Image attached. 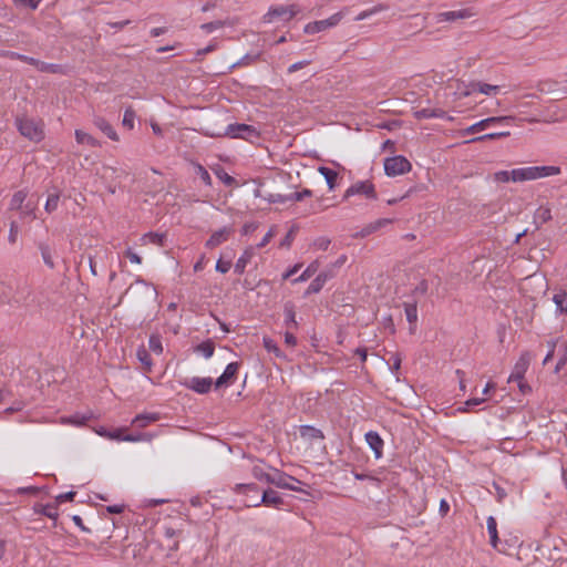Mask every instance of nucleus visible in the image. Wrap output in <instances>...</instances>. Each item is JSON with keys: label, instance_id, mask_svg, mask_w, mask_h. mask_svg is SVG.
<instances>
[{"label": "nucleus", "instance_id": "603ef678", "mask_svg": "<svg viewBox=\"0 0 567 567\" xmlns=\"http://www.w3.org/2000/svg\"><path fill=\"white\" fill-rule=\"evenodd\" d=\"M484 401H485L484 399H480V398L468 399L467 401L464 402L463 406L457 409V411H460L462 413L468 412L470 409H472L473 406L482 404Z\"/></svg>", "mask_w": 567, "mask_h": 567}, {"label": "nucleus", "instance_id": "20e7f679", "mask_svg": "<svg viewBox=\"0 0 567 567\" xmlns=\"http://www.w3.org/2000/svg\"><path fill=\"white\" fill-rule=\"evenodd\" d=\"M412 168L411 163L403 155L386 157L384 159V172L388 176L403 175Z\"/></svg>", "mask_w": 567, "mask_h": 567}, {"label": "nucleus", "instance_id": "a18cd8bd", "mask_svg": "<svg viewBox=\"0 0 567 567\" xmlns=\"http://www.w3.org/2000/svg\"><path fill=\"white\" fill-rule=\"evenodd\" d=\"M509 134L511 133L507 131L506 132H494V133H488V134L472 138L470 142L474 143V142H483V141H488V140H498L502 137H507V136H509Z\"/></svg>", "mask_w": 567, "mask_h": 567}, {"label": "nucleus", "instance_id": "f704fd0d", "mask_svg": "<svg viewBox=\"0 0 567 567\" xmlns=\"http://www.w3.org/2000/svg\"><path fill=\"white\" fill-rule=\"evenodd\" d=\"M534 169L536 179L551 175H558L561 172L559 166H534Z\"/></svg>", "mask_w": 567, "mask_h": 567}, {"label": "nucleus", "instance_id": "bf43d9fd", "mask_svg": "<svg viewBox=\"0 0 567 567\" xmlns=\"http://www.w3.org/2000/svg\"><path fill=\"white\" fill-rule=\"evenodd\" d=\"M492 486L495 489V496L497 502L502 503L504 498L507 496L506 489L498 482H493Z\"/></svg>", "mask_w": 567, "mask_h": 567}, {"label": "nucleus", "instance_id": "b1692460", "mask_svg": "<svg viewBox=\"0 0 567 567\" xmlns=\"http://www.w3.org/2000/svg\"><path fill=\"white\" fill-rule=\"evenodd\" d=\"M38 248L41 252V257L43 259V262L51 269L55 267L53 255L54 249H52L47 243L40 241L38 243Z\"/></svg>", "mask_w": 567, "mask_h": 567}, {"label": "nucleus", "instance_id": "4d7b16f0", "mask_svg": "<svg viewBox=\"0 0 567 567\" xmlns=\"http://www.w3.org/2000/svg\"><path fill=\"white\" fill-rule=\"evenodd\" d=\"M216 49H217V43L216 42H212L206 48H203V49H199V50L196 51L195 60L196 61H200L204 55H206V54H208L210 52H214Z\"/></svg>", "mask_w": 567, "mask_h": 567}, {"label": "nucleus", "instance_id": "2f4dec72", "mask_svg": "<svg viewBox=\"0 0 567 567\" xmlns=\"http://www.w3.org/2000/svg\"><path fill=\"white\" fill-rule=\"evenodd\" d=\"M318 269H319V261L315 260L303 270V272L299 277L292 279L291 284L307 281L318 271Z\"/></svg>", "mask_w": 567, "mask_h": 567}, {"label": "nucleus", "instance_id": "9b49d317", "mask_svg": "<svg viewBox=\"0 0 567 567\" xmlns=\"http://www.w3.org/2000/svg\"><path fill=\"white\" fill-rule=\"evenodd\" d=\"M240 362L235 361L228 363L221 375H219L214 382L215 389L227 388L231 385L237 380Z\"/></svg>", "mask_w": 567, "mask_h": 567}, {"label": "nucleus", "instance_id": "69168bd1", "mask_svg": "<svg viewBox=\"0 0 567 567\" xmlns=\"http://www.w3.org/2000/svg\"><path fill=\"white\" fill-rule=\"evenodd\" d=\"M40 492L41 488L37 486L20 487L16 491L17 494H28L32 496H37Z\"/></svg>", "mask_w": 567, "mask_h": 567}, {"label": "nucleus", "instance_id": "e433bc0d", "mask_svg": "<svg viewBox=\"0 0 567 567\" xmlns=\"http://www.w3.org/2000/svg\"><path fill=\"white\" fill-rule=\"evenodd\" d=\"M251 474L252 476L259 481V482H265L269 485H272V482H274V473L270 474V473H267L264 471L262 467L260 466H254L252 470H251Z\"/></svg>", "mask_w": 567, "mask_h": 567}, {"label": "nucleus", "instance_id": "72a5a7b5", "mask_svg": "<svg viewBox=\"0 0 567 567\" xmlns=\"http://www.w3.org/2000/svg\"><path fill=\"white\" fill-rule=\"evenodd\" d=\"M553 301L556 305L557 312L567 316V291L561 290L560 292L554 295Z\"/></svg>", "mask_w": 567, "mask_h": 567}, {"label": "nucleus", "instance_id": "f8f14e48", "mask_svg": "<svg viewBox=\"0 0 567 567\" xmlns=\"http://www.w3.org/2000/svg\"><path fill=\"white\" fill-rule=\"evenodd\" d=\"M341 19H342V13L338 12V13L332 14L328 19L319 20V21H313V22L308 23L305 27L303 31L307 34H315V33L324 31V30H327L329 28H332V27L337 25L340 22Z\"/></svg>", "mask_w": 567, "mask_h": 567}, {"label": "nucleus", "instance_id": "c85d7f7f", "mask_svg": "<svg viewBox=\"0 0 567 567\" xmlns=\"http://www.w3.org/2000/svg\"><path fill=\"white\" fill-rule=\"evenodd\" d=\"M318 172L326 178L329 189H334L339 174L334 169L326 166H320Z\"/></svg>", "mask_w": 567, "mask_h": 567}, {"label": "nucleus", "instance_id": "4be33fe9", "mask_svg": "<svg viewBox=\"0 0 567 567\" xmlns=\"http://www.w3.org/2000/svg\"><path fill=\"white\" fill-rule=\"evenodd\" d=\"M254 248L248 247L245 249L244 254L238 258V260L235 264L234 270L238 275H243L245 272V269L247 265L250 262L251 258L254 257Z\"/></svg>", "mask_w": 567, "mask_h": 567}, {"label": "nucleus", "instance_id": "c9c22d12", "mask_svg": "<svg viewBox=\"0 0 567 567\" xmlns=\"http://www.w3.org/2000/svg\"><path fill=\"white\" fill-rule=\"evenodd\" d=\"M75 140L79 144H86L92 147L100 146V142L96 138L81 130L75 131Z\"/></svg>", "mask_w": 567, "mask_h": 567}, {"label": "nucleus", "instance_id": "6e6552de", "mask_svg": "<svg viewBox=\"0 0 567 567\" xmlns=\"http://www.w3.org/2000/svg\"><path fill=\"white\" fill-rule=\"evenodd\" d=\"M260 505L280 509L285 505V501L277 491L272 488H267L262 492L260 499H256V502H254L252 504H247L246 506L258 507Z\"/></svg>", "mask_w": 567, "mask_h": 567}, {"label": "nucleus", "instance_id": "6e6d98bb", "mask_svg": "<svg viewBox=\"0 0 567 567\" xmlns=\"http://www.w3.org/2000/svg\"><path fill=\"white\" fill-rule=\"evenodd\" d=\"M297 227L292 226L289 231L286 234V236L280 241V247H290L295 236H296Z\"/></svg>", "mask_w": 567, "mask_h": 567}, {"label": "nucleus", "instance_id": "3c124183", "mask_svg": "<svg viewBox=\"0 0 567 567\" xmlns=\"http://www.w3.org/2000/svg\"><path fill=\"white\" fill-rule=\"evenodd\" d=\"M227 24L226 21L223 20H216L207 23H203L200 25V29L204 30L207 33H212L213 31L220 29Z\"/></svg>", "mask_w": 567, "mask_h": 567}, {"label": "nucleus", "instance_id": "ea45409f", "mask_svg": "<svg viewBox=\"0 0 567 567\" xmlns=\"http://www.w3.org/2000/svg\"><path fill=\"white\" fill-rule=\"evenodd\" d=\"M234 492L237 493V494H244V495L248 496L249 493L257 494L259 492V487L255 483L236 484L235 487H234Z\"/></svg>", "mask_w": 567, "mask_h": 567}, {"label": "nucleus", "instance_id": "412c9836", "mask_svg": "<svg viewBox=\"0 0 567 567\" xmlns=\"http://www.w3.org/2000/svg\"><path fill=\"white\" fill-rule=\"evenodd\" d=\"M513 182H525L536 179L534 166L515 168L511 171Z\"/></svg>", "mask_w": 567, "mask_h": 567}, {"label": "nucleus", "instance_id": "6ab92c4d", "mask_svg": "<svg viewBox=\"0 0 567 567\" xmlns=\"http://www.w3.org/2000/svg\"><path fill=\"white\" fill-rule=\"evenodd\" d=\"M93 123L99 130H101L112 141L117 142L120 140V137H118L116 131L114 130V127L112 126V124L104 117L95 116L93 120Z\"/></svg>", "mask_w": 567, "mask_h": 567}, {"label": "nucleus", "instance_id": "e2e57ef3", "mask_svg": "<svg viewBox=\"0 0 567 567\" xmlns=\"http://www.w3.org/2000/svg\"><path fill=\"white\" fill-rule=\"evenodd\" d=\"M269 203L276 204H285L288 202V195H281V194H269L267 197H265Z\"/></svg>", "mask_w": 567, "mask_h": 567}, {"label": "nucleus", "instance_id": "0eeeda50", "mask_svg": "<svg viewBox=\"0 0 567 567\" xmlns=\"http://www.w3.org/2000/svg\"><path fill=\"white\" fill-rule=\"evenodd\" d=\"M101 435L106 436L111 440L115 441H126V442H140V441H151L152 435L150 433H138L136 435L134 434H126V429H116L112 432L102 429L101 432H99Z\"/></svg>", "mask_w": 567, "mask_h": 567}, {"label": "nucleus", "instance_id": "680f3d73", "mask_svg": "<svg viewBox=\"0 0 567 567\" xmlns=\"http://www.w3.org/2000/svg\"><path fill=\"white\" fill-rule=\"evenodd\" d=\"M231 267V260H224L221 257L216 262V271L226 274Z\"/></svg>", "mask_w": 567, "mask_h": 567}, {"label": "nucleus", "instance_id": "cd10ccee", "mask_svg": "<svg viewBox=\"0 0 567 567\" xmlns=\"http://www.w3.org/2000/svg\"><path fill=\"white\" fill-rule=\"evenodd\" d=\"M404 311H405L406 320L410 323V331L413 333L414 330H415V327H416V321H417V307H416V303L415 302H413V303L405 302L404 303Z\"/></svg>", "mask_w": 567, "mask_h": 567}, {"label": "nucleus", "instance_id": "de8ad7c7", "mask_svg": "<svg viewBox=\"0 0 567 567\" xmlns=\"http://www.w3.org/2000/svg\"><path fill=\"white\" fill-rule=\"evenodd\" d=\"M135 112L132 107H127L123 115L122 124L127 130H132L134 127Z\"/></svg>", "mask_w": 567, "mask_h": 567}, {"label": "nucleus", "instance_id": "473e14b6", "mask_svg": "<svg viewBox=\"0 0 567 567\" xmlns=\"http://www.w3.org/2000/svg\"><path fill=\"white\" fill-rule=\"evenodd\" d=\"M470 17L466 10L446 11L439 14L440 21H456Z\"/></svg>", "mask_w": 567, "mask_h": 567}, {"label": "nucleus", "instance_id": "39448f33", "mask_svg": "<svg viewBox=\"0 0 567 567\" xmlns=\"http://www.w3.org/2000/svg\"><path fill=\"white\" fill-rule=\"evenodd\" d=\"M293 483L302 484L301 481L298 478L280 471L277 468H274V482L272 485L279 488L290 489L295 492H299L306 495H309V492L302 489L301 487L295 485Z\"/></svg>", "mask_w": 567, "mask_h": 567}, {"label": "nucleus", "instance_id": "338daca9", "mask_svg": "<svg viewBox=\"0 0 567 567\" xmlns=\"http://www.w3.org/2000/svg\"><path fill=\"white\" fill-rule=\"evenodd\" d=\"M18 233H19V227H18L17 221H11L10 233H9V237H8L10 244H14L17 241Z\"/></svg>", "mask_w": 567, "mask_h": 567}, {"label": "nucleus", "instance_id": "58836bf2", "mask_svg": "<svg viewBox=\"0 0 567 567\" xmlns=\"http://www.w3.org/2000/svg\"><path fill=\"white\" fill-rule=\"evenodd\" d=\"M259 56H260L259 53H257V54L247 53L240 60H238L237 62L233 63L229 66V71L228 72H231L236 68L250 65V64L255 63L256 61H258Z\"/></svg>", "mask_w": 567, "mask_h": 567}, {"label": "nucleus", "instance_id": "4c0bfd02", "mask_svg": "<svg viewBox=\"0 0 567 567\" xmlns=\"http://www.w3.org/2000/svg\"><path fill=\"white\" fill-rule=\"evenodd\" d=\"M27 196H28V193L25 190L16 192L11 198L9 209L10 210L22 209V205L24 204Z\"/></svg>", "mask_w": 567, "mask_h": 567}, {"label": "nucleus", "instance_id": "a19ab883", "mask_svg": "<svg viewBox=\"0 0 567 567\" xmlns=\"http://www.w3.org/2000/svg\"><path fill=\"white\" fill-rule=\"evenodd\" d=\"M551 210L548 207H539L534 215L535 221H539L540 224H545L551 220Z\"/></svg>", "mask_w": 567, "mask_h": 567}, {"label": "nucleus", "instance_id": "49530a36", "mask_svg": "<svg viewBox=\"0 0 567 567\" xmlns=\"http://www.w3.org/2000/svg\"><path fill=\"white\" fill-rule=\"evenodd\" d=\"M264 347L268 352H272L278 358L284 355L276 341L270 338H264Z\"/></svg>", "mask_w": 567, "mask_h": 567}, {"label": "nucleus", "instance_id": "864d4df0", "mask_svg": "<svg viewBox=\"0 0 567 567\" xmlns=\"http://www.w3.org/2000/svg\"><path fill=\"white\" fill-rule=\"evenodd\" d=\"M146 237L152 244L164 247L166 243V236L164 234L148 233Z\"/></svg>", "mask_w": 567, "mask_h": 567}, {"label": "nucleus", "instance_id": "774afa93", "mask_svg": "<svg viewBox=\"0 0 567 567\" xmlns=\"http://www.w3.org/2000/svg\"><path fill=\"white\" fill-rule=\"evenodd\" d=\"M495 181L502 182V183H507V182L512 181V174L508 171H499V172L495 173Z\"/></svg>", "mask_w": 567, "mask_h": 567}, {"label": "nucleus", "instance_id": "4468645a", "mask_svg": "<svg viewBox=\"0 0 567 567\" xmlns=\"http://www.w3.org/2000/svg\"><path fill=\"white\" fill-rule=\"evenodd\" d=\"M511 121H513V117L511 116H493V117H487V118H484L473 125H471L470 127H467L465 130V134H475L477 132H481L483 130H486L487 127L494 125V124H499V123H509Z\"/></svg>", "mask_w": 567, "mask_h": 567}, {"label": "nucleus", "instance_id": "423d86ee", "mask_svg": "<svg viewBox=\"0 0 567 567\" xmlns=\"http://www.w3.org/2000/svg\"><path fill=\"white\" fill-rule=\"evenodd\" d=\"M353 195H363L369 199H378V194L375 192V187L370 181H362L352 184L344 193L343 199H348Z\"/></svg>", "mask_w": 567, "mask_h": 567}, {"label": "nucleus", "instance_id": "5701e85b", "mask_svg": "<svg viewBox=\"0 0 567 567\" xmlns=\"http://www.w3.org/2000/svg\"><path fill=\"white\" fill-rule=\"evenodd\" d=\"M299 433L301 437L310 441L324 439L323 432L312 425H301L299 427Z\"/></svg>", "mask_w": 567, "mask_h": 567}, {"label": "nucleus", "instance_id": "1a4fd4ad", "mask_svg": "<svg viewBox=\"0 0 567 567\" xmlns=\"http://www.w3.org/2000/svg\"><path fill=\"white\" fill-rule=\"evenodd\" d=\"M181 384L189 390H193L194 392L198 394H207L210 390L213 384L215 385L212 378H187L183 381H181Z\"/></svg>", "mask_w": 567, "mask_h": 567}, {"label": "nucleus", "instance_id": "79ce46f5", "mask_svg": "<svg viewBox=\"0 0 567 567\" xmlns=\"http://www.w3.org/2000/svg\"><path fill=\"white\" fill-rule=\"evenodd\" d=\"M215 174L226 186L233 187L238 185L237 181L227 174L223 167L215 169Z\"/></svg>", "mask_w": 567, "mask_h": 567}, {"label": "nucleus", "instance_id": "2eb2a0df", "mask_svg": "<svg viewBox=\"0 0 567 567\" xmlns=\"http://www.w3.org/2000/svg\"><path fill=\"white\" fill-rule=\"evenodd\" d=\"M530 361H532L530 353L528 351L523 352L514 365V370L508 378V382H514V380L524 379L525 373L530 364Z\"/></svg>", "mask_w": 567, "mask_h": 567}, {"label": "nucleus", "instance_id": "13d9d810", "mask_svg": "<svg viewBox=\"0 0 567 567\" xmlns=\"http://www.w3.org/2000/svg\"><path fill=\"white\" fill-rule=\"evenodd\" d=\"M76 496V492L70 491L66 493H62L55 497L54 504H56V507L64 503V502H72L74 497Z\"/></svg>", "mask_w": 567, "mask_h": 567}, {"label": "nucleus", "instance_id": "f3484780", "mask_svg": "<svg viewBox=\"0 0 567 567\" xmlns=\"http://www.w3.org/2000/svg\"><path fill=\"white\" fill-rule=\"evenodd\" d=\"M233 231L234 229L231 227H223L221 229L212 234L209 239L206 241L205 246L209 249L218 247L219 245L228 240Z\"/></svg>", "mask_w": 567, "mask_h": 567}, {"label": "nucleus", "instance_id": "bb28decb", "mask_svg": "<svg viewBox=\"0 0 567 567\" xmlns=\"http://www.w3.org/2000/svg\"><path fill=\"white\" fill-rule=\"evenodd\" d=\"M33 508L35 513L44 515L51 519L55 520L58 518V507L56 504L54 503H50L47 505L35 504Z\"/></svg>", "mask_w": 567, "mask_h": 567}, {"label": "nucleus", "instance_id": "393cba45", "mask_svg": "<svg viewBox=\"0 0 567 567\" xmlns=\"http://www.w3.org/2000/svg\"><path fill=\"white\" fill-rule=\"evenodd\" d=\"M445 116V111L441 109H421L414 112V117L416 120H423V118H433L439 117L443 118Z\"/></svg>", "mask_w": 567, "mask_h": 567}, {"label": "nucleus", "instance_id": "f03ea898", "mask_svg": "<svg viewBox=\"0 0 567 567\" xmlns=\"http://www.w3.org/2000/svg\"><path fill=\"white\" fill-rule=\"evenodd\" d=\"M17 127L21 135L33 142H40L44 138V132L41 123L29 117H17Z\"/></svg>", "mask_w": 567, "mask_h": 567}, {"label": "nucleus", "instance_id": "c03bdc74", "mask_svg": "<svg viewBox=\"0 0 567 567\" xmlns=\"http://www.w3.org/2000/svg\"><path fill=\"white\" fill-rule=\"evenodd\" d=\"M136 285H141L143 288V293L151 301H155L157 298V291L154 286L146 284L144 280H136Z\"/></svg>", "mask_w": 567, "mask_h": 567}, {"label": "nucleus", "instance_id": "5fc2aeb1", "mask_svg": "<svg viewBox=\"0 0 567 567\" xmlns=\"http://www.w3.org/2000/svg\"><path fill=\"white\" fill-rule=\"evenodd\" d=\"M150 349L156 353H162L163 347L158 336H151L148 340Z\"/></svg>", "mask_w": 567, "mask_h": 567}, {"label": "nucleus", "instance_id": "aec40b11", "mask_svg": "<svg viewBox=\"0 0 567 567\" xmlns=\"http://www.w3.org/2000/svg\"><path fill=\"white\" fill-rule=\"evenodd\" d=\"M285 326L288 330H297L299 324L296 320L295 305L291 301H287L284 305Z\"/></svg>", "mask_w": 567, "mask_h": 567}, {"label": "nucleus", "instance_id": "ddd939ff", "mask_svg": "<svg viewBox=\"0 0 567 567\" xmlns=\"http://www.w3.org/2000/svg\"><path fill=\"white\" fill-rule=\"evenodd\" d=\"M18 60L35 66L41 72L47 73H60L62 71V66L60 64H53V63H47L43 61H40L38 59H34L32 56L23 55V54H17Z\"/></svg>", "mask_w": 567, "mask_h": 567}, {"label": "nucleus", "instance_id": "9d476101", "mask_svg": "<svg viewBox=\"0 0 567 567\" xmlns=\"http://www.w3.org/2000/svg\"><path fill=\"white\" fill-rule=\"evenodd\" d=\"M336 276L337 271H333V269L329 268L328 266L326 269L320 271L318 276L311 281L309 287L305 291L303 297H309L310 295L319 293L323 286L326 285V282L334 278Z\"/></svg>", "mask_w": 567, "mask_h": 567}, {"label": "nucleus", "instance_id": "a878e982", "mask_svg": "<svg viewBox=\"0 0 567 567\" xmlns=\"http://www.w3.org/2000/svg\"><path fill=\"white\" fill-rule=\"evenodd\" d=\"M159 420V415L157 413H144L136 415L132 424L136 427H145L148 424L156 422Z\"/></svg>", "mask_w": 567, "mask_h": 567}, {"label": "nucleus", "instance_id": "0e129e2a", "mask_svg": "<svg viewBox=\"0 0 567 567\" xmlns=\"http://www.w3.org/2000/svg\"><path fill=\"white\" fill-rule=\"evenodd\" d=\"M197 173L200 177V179L208 186L212 185V177L209 175V173L206 171V168L202 165H198L197 166Z\"/></svg>", "mask_w": 567, "mask_h": 567}, {"label": "nucleus", "instance_id": "c756f323", "mask_svg": "<svg viewBox=\"0 0 567 567\" xmlns=\"http://www.w3.org/2000/svg\"><path fill=\"white\" fill-rule=\"evenodd\" d=\"M194 351L203 354L206 359L213 357L215 352V342L212 339H207L194 348Z\"/></svg>", "mask_w": 567, "mask_h": 567}, {"label": "nucleus", "instance_id": "dca6fc26", "mask_svg": "<svg viewBox=\"0 0 567 567\" xmlns=\"http://www.w3.org/2000/svg\"><path fill=\"white\" fill-rule=\"evenodd\" d=\"M498 91H499L498 85H492V84H487V83H483V82H478V81H472L467 85L466 91L463 92L462 94L464 96H467L474 92H480L485 95H491V94H496Z\"/></svg>", "mask_w": 567, "mask_h": 567}, {"label": "nucleus", "instance_id": "7c9ffc66", "mask_svg": "<svg viewBox=\"0 0 567 567\" xmlns=\"http://www.w3.org/2000/svg\"><path fill=\"white\" fill-rule=\"evenodd\" d=\"M61 192L53 187V192L49 194L44 209L48 214L53 213L58 209Z\"/></svg>", "mask_w": 567, "mask_h": 567}, {"label": "nucleus", "instance_id": "052dcab7", "mask_svg": "<svg viewBox=\"0 0 567 567\" xmlns=\"http://www.w3.org/2000/svg\"><path fill=\"white\" fill-rule=\"evenodd\" d=\"M392 223L391 219H386V218H382V219H379L378 221H375L374 224H371L367 229H364L363 231V235L365 234H370L372 233L373 230H377L379 229L380 227L384 226V225H388Z\"/></svg>", "mask_w": 567, "mask_h": 567}, {"label": "nucleus", "instance_id": "7ed1b4c3", "mask_svg": "<svg viewBox=\"0 0 567 567\" xmlns=\"http://www.w3.org/2000/svg\"><path fill=\"white\" fill-rule=\"evenodd\" d=\"M299 11L297 4L270 7L268 12L262 17V22L270 23L274 19L290 21Z\"/></svg>", "mask_w": 567, "mask_h": 567}, {"label": "nucleus", "instance_id": "8fccbe9b", "mask_svg": "<svg viewBox=\"0 0 567 567\" xmlns=\"http://www.w3.org/2000/svg\"><path fill=\"white\" fill-rule=\"evenodd\" d=\"M311 196H312V190L305 188L301 192H295V193L289 194L288 202H301L306 197H311Z\"/></svg>", "mask_w": 567, "mask_h": 567}, {"label": "nucleus", "instance_id": "a211bd4d", "mask_svg": "<svg viewBox=\"0 0 567 567\" xmlns=\"http://www.w3.org/2000/svg\"><path fill=\"white\" fill-rule=\"evenodd\" d=\"M365 441L374 453L377 460L382 457L384 442L375 431L365 433Z\"/></svg>", "mask_w": 567, "mask_h": 567}, {"label": "nucleus", "instance_id": "37998d69", "mask_svg": "<svg viewBox=\"0 0 567 567\" xmlns=\"http://www.w3.org/2000/svg\"><path fill=\"white\" fill-rule=\"evenodd\" d=\"M136 355H137L138 361L145 367V370L151 371L153 363H152V358H151V354L148 353V351L144 347H141L137 350Z\"/></svg>", "mask_w": 567, "mask_h": 567}, {"label": "nucleus", "instance_id": "f257e3e1", "mask_svg": "<svg viewBox=\"0 0 567 567\" xmlns=\"http://www.w3.org/2000/svg\"><path fill=\"white\" fill-rule=\"evenodd\" d=\"M205 135L209 137L241 138L249 142H252L254 140H258L260 137V133L255 126L245 123L229 124L224 131L207 130L205 132Z\"/></svg>", "mask_w": 567, "mask_h": 567}, {"label": "nucleus", "instance_id": "09e8293b", "mask_svg": "<svg viewBox=\"0 0 567 567\" xmlns=\"http://www.w3.org/2000/svg\"><path fill=\"white\" fill-rule=\"evenodd\" d=\"M37 206L32 204L31 200L22 205V209H19L21 217H30L32 219L37 218L35 215Z\"/></svg>", "mask_w": 567, "mask_h": 567}]
</instances>
